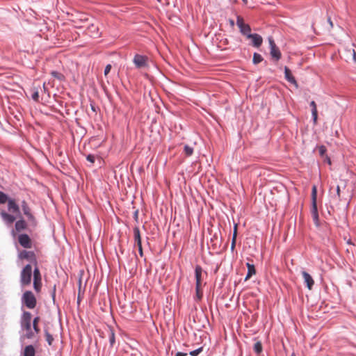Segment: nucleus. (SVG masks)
<instances>
[{
  "label": "nucleus",
  "instance_id": "f257e3e1",
  "mask_svg": "<svg viewBox=\"0 0 356 356\" xmlns=\"http://www.w3.org/2000/svg\"><path fill=\"white\" fill-rule=\"evenodd\" d=\"M6 202L8 203V211L15 214L20 213L19 207L17 204L15 200L9 197L7 194L0 191V204H3Z\"/></svg>",
  "mask_w": 356,
  "mask_h": 356
},
{
  "label": "nucleus",
  "instance_id": "f03ea898",
  "mask_svg": "<svg viewBox=\"0 0 356 356\" xmlns=\"http://www.w3.org/2000/svg\"><path fill=\"white\" fill-rule=\"evenodd\" d=\"M317 188L316 186H314L312 189V216L313 218V221L314 225L316 227L320 226L319 223V217H318V208H317Z\"/></svg>",
  "mask_w": 356,
  "mask_h": 356
},
{
  "label": "nucleus",
  "instance_id": "7ed1b4c3",
  "mask_svg": "<svg viewBox=\"0 0 356 356\" xmlns=\"http://www.w3.org/2000/svg\"><path fill=\"white\" fill-rule=\"evenodd\" d=\"M32 267L31 264L26 265L20 273V284L22 286L29 285L31 282Z\"/></svg>",
  "mask_w": 356,
  "mask_h": 356
},
{
  "label": "nucleus",
  "instance_id": "20e7f679",
  "mask_svg": "<svg viewBox=\"0 0 356 356\" xmlns=\"http://www.w3.org/2000/svg\"><path fill=\"white\" fill-rule=\"evenodd\" d=\"M22 302L29 309H33L36 306L37 300L31 291H25L22 297Z\"/></svg>",
  "mask_w": 356,
  "mask_h": 356
},
{
  "label": "nucleus",
  "instance_id": "39448f33",
  "mask_svg": "<svg viewBox=\"0 0 356 356\" xmlns=\"http://www.w3.org/2000/svg\"><path fill=\"white\" fill-rule=\"evenodd\" d=\"M236 25L239 29L240 33L247 38L249 37V35L252 34L250 26L248 24H245L243 19L239 15L236 16Z\"/></svg>",
  "mask_w": 356,
  "mask_h": 356
},
{
  "label": "nucleus",
  "instance_id": "423d86ee",
  "mask_svg": "<svg viewBox=\"0 0 356 356\" xmlns=\"http://www.w3.org/2000/svg\"><path fill=\"white\" fill-rule=\"evenodd\" d=\"M268 43L271 57L276 61L279 60L281 58L282 54L272 37L268 38Z\"/></svg>",
  "mask_w": 356,
  "mask_h": 356
},
{
  "label": "nucleus",
  "instance_id": "0eeeda50",
  "mask_svg": "<svg viewBox=\"0 0 356 356\" xmlns=\"http://www.w3.org/2000/svg\"><path fill=\"white\" fill-rule=\"evenodd\" d=\"M31 314L29 312H24L21 318V327L26 331H30L31 328Z\"/></svg>",
  "mask_w": 356,
  "mask_h": 356
},
{
  "label": "nucleus",
  "instance_id": "6e6552de",
  "mask_svg": "<svg viewBox=\"0 0 356 356\" xmlns=\"http://www.w3.org/2000/svg\"><path fill=\"white\" fill-rule=\"evenodd\" d=\"M33 288L36 292H40L42 286V278L40 270L35 267L33 270Z\"/></svg>",
  "mask_w": 356,
  "mask_h": 356
},
{
  "label": "nucleus",
  "instance_id": "1a4fd4ad",
  "mask_svg": "<svg viewBox=\"0 0 356 356\" xmlns=\"http://www.w3.org/2000/svg\"><path fill=\"white\" fill-rule=\"evenodd\" d=\"M133 62L136 68H143L147 66V57L140 54H136L134 57Z\"/></svg>",
  "mask_w": 356,
  "mask_h": 356
},
{
  "label": "nucleus",
  "instance_id": "9d476101",
  "mask_svg": "<svg viewBox=\"0 0 356 356\" xmlns=\"http://www.w3.org/2000/svg\"><path fill=\"white\" fill-rule=\"evenodd\" d=\"M19 243L24 248H31L32 243L30 237L26 234H22L18 237Z\"/></svg>",
  "mask_w": 356,
  "mask_h": 356
},
{
  "label": "nucleus",
  "instance_id": "9b49d317",
  "mask_svg": "<svg viewBox=\"0 0 356 356\" xmlns=\"http://www.w3.org/2000/svg\"><path fill=\"white\" fill-rule=\"evenodd\" d=\"M303 280H304V284L305 286L309 289L311 290L313 288V286L314 284V281L311 275L305 271L302 270L301 273Z\"/></svg>",
  "mask_w": 356,
  "mask_h": 356
},
{
  "label": "nucleus",
  "instance_id": "f8f14e48",
  "mask_svg": "<svg viewBox=\"0 0 356 356\" xmlns=\"http://www.w3.org/2000/svg\"><path fill=\"white\" fill-rule=\"evenodd\" d=\"M19 257L22 259H26L31 262L37 263L35 254L33 251L22 250L19 252Z\"/></svg>",
  "mask_w": 356,
  "mask_h": 356
},
{
  "label": "nucleus",
  "instance_id": "ddd939ff",
  "mask_svg": "<svg viewBox=\"0 0 356 356\" xmlns=\"http://www.w3.org/2000/svg\"><path fill=\"white\" fill-rule=\"evenodd\" d=\"M284 72L285 79L290 83L293 84L296 88H298V83L295 77L292 75L291 70L288 67L285 66L284 68Z\"/></svg>",
  "mask_w": 356,
  "mask_h": 356
},
{
  "label": "nucleus",
  "instance_id": "4468645a",
  "mask_svg": "<svg viewBox=\"0 0 356 356\" xmlns=\"http://www.w3.org/2000/svg\"><path fill=\"white\" fill-rule=\"evenodd\" d=\"M195 145L196 142L195 141L189 144L184 143H179V145H183V153L187 157L191 156L193 154Z\"/></svg>",
  "mask_w": 356,
  "mask_h": 356
},
{
  "label": "nucleus",
  "instance_id": "2eb2a0df",
  "mask_svg": "<svg viewBox=\"0 0 356 356\" xmlns=\"http://www.w3.org/2000/svg\"><path fill=\"white\" fill-rule=\"evenodd\" d=\"M248 39H251V44L254 47L258 48L261 47L263 43V38L258 33H252L251 35H249Z\"/></svg>",
  "mask_w": 356,
  "mask_h": 356
},
{
  "label": "nucleus",
  "instance_id": "dca6fc26",
  "mask_svg": "<svg viewBox=\"0 0 356 356\" xmlns=\"http://www.w3.org/2000/svg\"><path fill=\"white\" fill-rule=\"evenodd\" d=\"M203 351V346H200L195 350H185L179 351V356H197Z\"/></svg>",
  "mask_w": 356,
  "mask_h": 356
},
{
  "label": "nucleus",
  "instance_id": "f3484780",
  "mask_svg": "<svg viewBox=\"0 0 356 356\" xmlns=\"http://www.w3.org/2000/svg\"><path fill=\"white\" fill-rule=\"evenodd\" d=\"M0 216L3 220L8 225L13 224L16 220V218L13 215L8 213L4 210L0 211Z\"/></svg>",
  "mask_w": 356,
  "mask_h": 356
},
{
  "label": "nucleus",
  "instance_id": "a211bd4d",
  "mask_svg": "<svg viewBox=\"0 0 356 356\" xmlns=\"http://www.w3.org/2000/svg\"><path fill=\"white\" fill-rule=\"evenodd\" d=\"M22 210H23V212H24V215L27 217V218L29 220H33V221L35 220L34 216L31 213V209H30V208L29 207L27 203L25 201H23L22 202Z\"/></svg>",
  "mask_w": 356,
  "mask_h": 356
},
{
  "label": "nucleus",
  "instance_id": "6ab92c4d",
  "mask_svg": "<svg viewBox=\"0 0 356 356\" xmlns=\"http://www.w3.org/2000/svg\"><path fill=\"white\" fill-rule=\"evenodd\" d=\"M246 266L248 268V272L245 277V281L249 280L253 275L256 274L255 266L253 264L247 263Z\"/></svg>",
  "mask_w": 356,
  "mask_h": 356
},
{
  "label": "nucleus",
  "instance_id": "aec40b11",
  "mask_svg": "<svg viewBox=\"0 0 356 356\" xmlns=\"http://www.w3.org/2000/svg\"><path fill=\"white\" fill-rule=\"evenodd\" d=\"M202 273V267L199 265H197L195 268V284H201Z\"/></svg>",
  "mask_w": 356,
  "mask_h": 356
},
{
  "label": "nucleus",
  "instance_id": "412c9836",
  "mask_svg": "<svg viewBox=\"0 0 356 356\" xmlns=\"http://www.w3.org/2000/svg\"><path fill=\"white\" fill-rule=\"evenodd\" d=\"M15 227L17 232H21L26 228V223L24 220H19L15 222Z\"/></svg>",
  "mask_w": 356,
  "mask_h": 356
},
{
  "label": "nucleus",
  "instance_id": "4be33fe9",
  "mask_svg": "<svg viewBox=\"0 0 356 356\" xmlns=\"http://www.w3.org/2000/svg\"><path fill=\"white\" fill-rule=\"evenodd\" d=\"M35 350L32 345L26 346L24 348V356H35Z\"/></svg>",
  "mask_w": 356,
  "mask_h": 356
},
{
  "label": "nucleus",
  "instance_id": "5701e85b",
  "mask_svg": "<svg viewBox=\"0 0 356 356\" xmlns=\"http://www.w3.org/2000/svg\"><path fill=\"white\" fill-rule=\"evenodd\" d=\"M236 236H237V225H235L234 227V233H233V236H232V242H231L230 250L232 252H233L234 250L235 247H236Z\"/></svg>",
  "mask_w": 356,
  "mask_h": 356
},
{
  "label": "nucleus",
  "instance_id": "b1692460",
  "mask_svg": "<svg viewBox=\"0 0 356 356\" xmlns=\"http://www.w3.org/2000/svg\"><path fill=\"white\" fill-rule=\"evenodd\" d=\"M108 334L110 346L111 347H113L115 343V337L114 331L111 328H109L108 330Z\"/></svg>",
  "mask_w": 356,
  "mask_h": 356
},
{
  "label": "nucleus",
  "instance_id": "393cba45",
  "mask_svg": "<svg viewBox=\"0 0 356 356\" xmlns=\"http://www.w3.org/2000/svg\"><path fill=\"white\" fill-rule=\"evenodd\" d=\"M264 60L262 56L259 54L257 52H254L253 54V58H252V63L254 65H257L260 63Z\"/></svg>",
  "mask_w": 356,
  "mask_h": 356
},
{
  "label": "nucleus",
  "instance_id": "a878e982",
  "mask_svg": "<svg viewBox=\"0 0 356 356\" xmlns=\"http://www.w3.org/2000/svg\"><path fill=\"white\" fill-rule=\"evenodd\" d=\"M254 353L257 355L260 354L263 350L262 343L261 341H257L253 346Z\"/></svg>",
  "mask_w": 356,
  "mask_h": 356
},
{
  "label": "nucleus",
  "instance_id": "bb28decb",
  "mask_svg": "<svg viewBox=\"0 0 356 356\" xmlns=\"http://www.w3.org/2000/svg\"><path fill=\"white\" fill-rule=\"evenodd\" d=\"M39 321H40V317H38V316L34 318V319L33 321V328L34 332L36 334H38L40 331V330L38 327V325Z\"/></svg>",
  "mask_w": 356,
  "mask_h": 356
},
{
  "label": "nucleus",
  "instance_id": "cd10ccee",
  "mask_svg": "<svg viewBox=\"0 0 356 356\" xmlns=\"http://www.w3.org/2000/svg\"><path fill=\"white\" fill-rule=\"evenodd\" d=\"M134 241L136 242V241H141V237H140V229L138 227H135L134 228Z\"/></svg>",
  "mask_w": 356,
  "mask_h": 356
},
{
  "label": "nucleus",
  "instance_id": "c85d7f7f",
  "mask_svg": "<svg viewBox=\"0 0 356 356\" xmlns=\"http://www.w3.org/2000/svg\"><path fill=\"white\" fill-rule=\"evenodd\" d=\"M31 98L36 102H39V92L37 88H33L31 90Z\"/></svg>",
  "mask_w": 356,
  "mask_h": 356
},
{
  "label": "nucleus",
  "instance_id": "c756f323",
  "mask_svg": "<svg viewBox=\"0 0 356 356\" xmlns=\"http://www.w3.org/2000/svg\"><path fill=\"white\" fill-rule=\"evenodd\" d=\"M44 335L48 344L51 346L54 341V338L47 329L44 330Z\"/></svg>",
  "mask_w": 356,
  "mask_h": 356
},
{
  "label": "nucleus",
  "instance_id": "7c9ffc66",
  "mask_svg": "<svg viewBox=\"0 0 356 356\" xmlns=\"http://www.w3.org/2000/svg\"><path fill=\"white\" fill-rule=\"evenodd\" d=\"M201 284H195L196 297L198 300L202 298V293L200 290Z\"/></svg>",
  "mask_w": 356,
  "mask_h": 356
},
{
  "label": "nucleus",
  "instance_id": "2f4dec72",
  "mask_svg": "<svg viewBox=\"0 0 356 356\" xmlns=\"http://www.w3.org/2000/svg\"><path fill=\"white\" fill-rule=\"evenodd\" d=\"M316 147L318 149L319 155L323 157L327 152V148L325 145H316Z\"/></svg>",
  "mask_w": 356,
  "mask_h": 356
},
{
  "label": "nucleus",
  "instance_id": "473e14b6",
  "mask_svg": "<svg viewBox=\"0 0 356 356\" xmlns=\"http://www.w3.org/2000/svg\"><path fill=\"white\" fill-rule=\"evenodd\" d=\"M51 74L58 80H63L64 79L63 74L57 71H51Z\"/></svg>",
  "mask_w": 356,
  "mask_h": 356
},
{
  "label": "nucleus",
  "instance_id": "72a5a7b5",
  "mask_svg": "<svg viewBox=\"0 0 356 356\" xmlns=\"http://www.w3.org/2000/svg\"><path fill=\"white\" fill-rule=\"evenodd\" d=\"M312 120L314 123V124H316L317 123L318 120V111L317 110H315L312 113Z\"/></svg>",
  "mask_w": 356,
  "mask_h": 356
},
{
  "label": "nucleus",
  "instance_id": "f704fd0d",
  "mask_svg": "<svg viewBox=\"0 0 356 356\" xmlns=\"http://www.w3.org/2000/svg\"><path fill=\"white\" fill-rule=\"evenodd\" d=\"M86 159L88 161L90 162L91 163H93L95 160V156L93 154H88L86 156Z\"/></svg>",
  "mask_w": 356,
  "mask_h": 356
},
{
  "label": "nucleus",
  "instance_id": "c9c22d12",
  "mask_svg": "<svg viewBox=\"0 0 356 356\" xmlns=\"http://www.w3.org/2000/svg\"><path fill=\"white\" fill-rule=\"evenodd\" d=\"M34 337V333L32 332L31 328L30 331H26V337L27 339H32Z\"/></svg>",
  "mask_w": 356,
  "mask_h": 356
},
{
  "label": "nucleus",
  "instance_id": "e433bc0d",
  "mask_svg": "<svg viewBox=\"0 0 356 356\" xmlns=\"http://www.w3.org/2000/svg\"><path fill=\"white\" fill-rule=\"evenodd\" d=\"M111 64H108L106 67H105V69H104V75L106 76L111 71Z\"/></svg>",
  "mask_w": 356,
  "mask_h": 356
},
{
  "label": "nucleus",
  "instance_id": "4c0bfd02",
  "mask_svg": "<svg viewBox=\"0 0 356 356\" xmlns=\"http://www.w3.org/2000/svg\"><path fill=\"white\" fill-rule=\"evenodd\" d=\"M309 106L312 108V113H313L314 111L317 110L316 104V102L314 101H312L309 103Z\"/></svg>",
  "mask_w": 356,
  "mask_h": 356
},
{
  "label": "nucleus",
  "instance_id": "58836bf2",
  "mask_svg": "<svg viewBox=\"0 0 356 356\" xmlns=\"http://www.w3.org/2000/svg\"><path fill=\"white\" fill-rule=\"evenodd\" d=\"M327 22H328V24H329V25H330V28H331V29H332V28H333V22H332V19H331V17H328V18H327Z\"/></svg>",
  "mask_w": 356,
  "mask_h": 356
},
{
  "label": "nucleus",
  "instance_id": "ea45409f",
  "mask_svg": "<svg viewBox=\"0 0 356 356\" xmlns=\"http://www.w3.org/2000/svg\"><path fill=\"white\" fill-rule=\"evenodd\" d=\"M336 192H337V196L339 199L340 198V187H339V186H337Z\"/></svg>",
  "mask_w": 356,
  "mask_h": 356
},
{
  "label": "nucleus",
  "instance_id": "a19ab883",
  "mask_svg": "<svg viewBox=\"0 0 356 356\" xmlns=\"http://www.w3.org/2000/svg\"><path fill=\"white\" fill-rule=\"evenodd\" d=\"M135 244L137 245L138 249L142 248V241H141L135 242Z\"/></svg>",
  "mask_w": 356,
  "mask_h": 356
},
{
  "label": "nucleus",
  "instance_id": "79ce46f5",
  "mask_svg": "<svg viewBox=\"0 0 356 356\" xmlns=\"http://www.w3.org/2000/svg\"><path fill=\"white\" fill-rule=\"evenodd\" d=\"M228 22H229V24H230V26H234L235 22H234V19H229Z\"/></svg>",
  "mask_w": 356,
  "mask_h": 356
},
{
  "label": "nucleus",
  "instance_id": "37998d69",
  "mask_svg": "<svg viewBox=\"0 0 356 356\" xmlns=\"http://www.w3.org/2000/svg\"><path fill=\"white\" fill-rule=\"evenodd\" d=\"M353 59L354 62L356 63V51L355 50H353Z\"/></svg>",
  "mask_w": 356,
  "mask_h": 356
},
{
  "label": "nucleus",
  "instance_id": "c03bdc74",
  "mask_svg": "<svg viewBox=\"0 0 356 356\" xmlns=\"http://www.w3.org/2000/svg\"><path fill=\"white\" fill-rule=\"evenodd\" d=\"M138 211H136L134 212V218H135L136 220H138Z\"/></svg>",
  "mask_w": 356,
  "mask_h": 356
},
{
  "label": "nucleus",
  "instance_id": "a18cd8bd",
  "mask_svg": "<svg viewBox=\"0 0 356 356\" xmlns=\"http://www.w3.org/2000/svg\"><path fill=\"white\" fill-rule=\"evenodd\" d=\"M138 252L140 257L143 256V248L138 249Z\"/></svg>",
  "mask_w": 356,
  "mask_h": 356
},
{
  "label": "nucleus",
  "instance_id": "49530a36",
  "mask_svg": "<svg viewBox=\"0 0 356 356\" xmlns=\"http://www.w3.org/2000/svg\"><path fill=\"white\" fill-rule=\"evenodd\" d=\"M346 243L348 244V245H354L355 244L352 242L351 239H348L347 241H346Z\"/></svg>",
  "mask_w": 356,
  "mask_h": 356
},
{
  "label": "nucleus",
  "instance_id": "de8ad7c7",
  "mask_svg": "<svg viewBox=\"0 0 356 356\" xmlns=\"http://www.w3.org/2000/svg\"><path fill=\"white\" fill-rule=\"evenodd\" d=\"M52 297H53V299L54 300V297H55V289L54 290V293L52 294Z\"/></svg>",
  "mask_w": 356,
  "mask_h": 356
},
{
  "label": "nucleus",
  "instance_id": "09e8293b",
  "mask_svg": "<svg viewBox=\"0 0 356 356\" xmlns=\"http://www.w3.org/2000/svg\"><path fill=\"white\" fill-rule=\"evenodd\" d=\"M327 162H328L329 163H331V161H330V158H328V157H327Z\"/></svg>",
  "mask_w": 356,
  "mask_h": 356
},
{
  "label": "nucleus",
  "instance_id": "8fccbe9b",
  "mask_svg": "<svg viewBox=\"0 0 356 356\" xmlns=\"http://www.w3.org/2000/svg\"><path fill=\"white\" fill-rule=\"evenodd\" d=\"M290 356H296L295 353H292V354Z\"/></svg>",
  "mask_w": 356,
  "mask_h": 356
},
{
  "label": "nucleus",
  "instance_id": "3c124183",
  "mask_svg": "<svg viewBox=\"0 0 356 356\" xmlns=\"http://www.w3.org/2000/svg\"><path fill=\"white\" fill-rule=\"evenodd\" d=\"M92 110L94 111H95L93 106H92Z\"/></svg>",
  "mask_w": 356,
  "mask_h": 356
},
{
  "label": "nucleus",
  "instance_id": "603ef678",
  "mask_svg": "<svg viewBox=\"0 0 356 356\" xmlns=\"http://www.w3.org/2000/svg\"><path fill=\"white\" fill-rule=\"evenodd\" d=\"M175 356H178V352L175 353Z\"/></svg>",
  "mask_w": 356,
  "mask_h": 356
},
{
  "label": "nucleus",
  "instance_id": "864d4df0",
  "mask_svg": "<svg viewBox=\"0 0 356 356\" xmlns=\"http://www.w3.org/2000/svg\"><path fill=\"white\" fill-rule=\"evenodd\" d=\"M243 2L247 3V0H242Z\"/></svg>",
  "mask_w": 356,
  "mask_h": 356
},
{
  "label": "nucleus",
  "instance_id": "5fc2aeb1",
  "mask_svg": "<svg viewBox=\"0 0 356 356\" xmlns=\"http://www.w3.org/2000/svg\"><path fill=\"white\" fill-rule=\"evenodd\" d=\"M188 356H189V355H188Z\"/></svg>",
  "mask_w": 356,
  "mask_h": 356
}]
</instances>
